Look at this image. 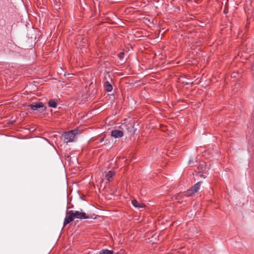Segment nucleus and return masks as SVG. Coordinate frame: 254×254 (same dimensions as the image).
Instances as JSON below:
<instances>
[{
	"mask_svg": "<svg viewBox=\"0 0 254 254\" xmlns=\"http://www.w3.org/2000/svg\"><path fill=\"white\" fill-rule=\"evenodd\" d=\"M66 214V216L64 222V227L67 224L73 221L74 218L84 219L89 218L88 216H87L85 213L83 212L81 210V211H73L72 210L68 211L67 210Z\"/></svg>",
	"mask_w": 254,
	"mask_h": 254,
	"instance_id": "f257e3e1",
	"label": "nucleus"
},
{
	"mask_svg": "<svg viewBox=\"0 0 254 254\" xmlns=\"http://www.w3.org/2000/svg\"><path fill=\"white\" fill-rule=\"evenodd\" d=\"M27 109L30 108L33 111H36L40 113H43L45 112L46 107L42 102L36 103L34 104H27L24 105Z\"/></svg>",
	"mask_w": 254,
	"mask_h": 254,
	"instance_id": "f03ea898",
	"label": "nucleus"
},
{
	"mask_svg": "<svg viewBox=\"0 0 254 254\" xmlns=\"http://www.w3.org/2000/svg\"><path fill=\"white\" fill-rule=\"evenodd\" d=\"M79 133V130L78 129L72 130L67 132H65L62 135L64 141L65 142L68 143L73 141L75 135Z\"/></svg>",
	"mask_w": 254,
	"mask_h": 254,
	"instance_id": "7ed1b4c3",
	"label": "nucleus"
},
{
	"mask_svg": "<svg viewBox=\"0 0 254 254\" xmlns=\"http://www.w3.org/2000/svg\"><path fill=\"white\" fill-rule=\"evenodd\" d=\"M201 183V182H199L194 184L190 189L187 190V191L186 192V194H185L184 195L190 196L197 192L200 188Z\"/></svg>",
	"mask_w": 254,
	"mask_h": 254,
	"instance_id": "20e7f679",
	"label": "nucleus"
},
{
	"mask_svg": "<svg viewBox=\"0 0 254 254\" xmlns=\"http://www.w3.org/2000/svg\"><path fill=\"white\" fill-rule=\"evenodd\" d=\"M111 135L112 137L115 138H120L123 136L124 132L123 130L114 129L112 130Z\"/></svg>",
	"mask_w": 254,
	"mask_h": 254,
	"instance_id": "39448f33",
	"label": "nucleus"
},
{
	"mask_svg": "<svg viewBox=\"0 0 254 254\" xmlns=\"http://www.w3.org/2000/svg\"><path fill=\"white\" fill-rule=\"evenodd\" d=\"M122 126L125 127L128 130V131L134 134L135 132L136 129L134 128L133 126L131 123H128L127 124L123 125Z\"/></svg>",
	"mask_w": 254,
	"mask_h": 254,
	"instance_id": "423d86ee",
	"label": "nucleus"
},
{
	"mask_svg": "<svg viewBox=\"0 0 254 254\" xmlns=\"http://www.w3.org/2000/svg\"><path fill=\"white\" fill-rule=\"evenodd\" d=\"M198 170H201L198 171L197 173L200 174L201 173H203V171H205L207 169L206 166L205 165V163L203 161L200 162L199 166L197 168Z\"/></svg>",
	"mask_w": 254,
	"mask_h": 254,
	"instance_id": "0eeeda50",
	"label": "nucleus"
},
{
	"mask_svg": "<svg viewBox=\"0 0 254 254\" xmlns=\"http://www.w3.org/2000/svg\"><path fill=\"white\" fill-rule=\"evenodd\" d=\"M131 203L135 207L143 208L145 206V204L138 202L136 199L132 200Z\"/></svg>",
	"mask_w": 254,
	"mask_h": 254,
	"instance_id": "6e6552de",
	"label": "nucleus"
},
{
	"mask_svg": "<svg viewBox=\"0 0 254 254\" xmlns=\"http://www.w3.org/2000/svg\"><path fill=\"white\" fill-rule=\"evenodd\" d=\"M104 88L106 91L107 92L111 91L113 87L112 85L110 83L109 81H106L104 83Z\"/></svg>",
	"mask_w": 254,
	"mask_h": 254,
	"instance_id": "1a4fd4ad",
	"label": "nucleus"
},
{
	"mask_svg": "<svg viewBox=\"0 0 254 254\" xmlns=\"http://www.w3.org/2000/svg\"><path fill=\"white\" fill-rule=\"evenodd\" d=\"M115 174L114 171H110L106 174L105 178L108 181H111L112 177L115 175Z\"/></svg>",
	"mask_w": 254,
	"mask_h": 254,
	"instance_id": "9d476101",
	"label": "nucleus"
},
{
	"mask_svg": "<svg viewBox=\"0 0 254 254\" xmlns=\"http://www.w3.org/2000/svg\"><path fill=\"white\" fill-rule=\"evenodd\" d=\"M56 100L50 99L48 102L49 107L56 108L57 106V102Z\"/></svg>",
	"mask_w": 254,
	"mask_h": 254,
	"instance_id": "9b49d317",
	"label": "nucleus"
},
{
	"mask_svg": "<svg viewBox=\"0 0 254 254\" xmlns=\"http://www.w3.org/2000/svg\"><path fill=\"white\" fill-rule=\"evenodd\" d=\"M114 254L113 251H111V250H109L107 249L102 250L100 252V253H99V254Z\"/></svg>",
	"mask_w": 254,
	"mask_h": 254,
	"instance_id": "f8f14e48",
	"label": "nucleus"
},
{
	"mask_svg": "<svg viewBox=\"0 0 254 254\" xmlns=\"http://www.w3.org/2000/svg\"><path fill=\"white\" fill-rule=\"evenodd\" d=\"M124 53H120V58H122V56L124 55Z\"/></svg>",
	"mask_w": 254,
	"mask_h": 254,
	"instance_id": "ddd939ff",
	"label": "nucleus"
},
{
	"mask_svg": "<svg viewBox=\"0 0 254 254\" xmlns=\"http://www.w3.org/2000/svg\"><path fill=\"white\" fill-rule=\"evenodd\" d=\"M125 254V253H124V252H123V253H121V254H119V253H115L114 252V254Z\"/></svg>",
	"mask_w": 254,
	"mask_h": 254,
	"instance_id": "4468645a",
	"label": "nucleus"
},
{
	"mask_svg": "<svg viewBox=\"0 0 254 254\" xmlns=\"http://www.w3.org/2000/svg\"><path fill=\"white\" fill-rule=\"evenodd\" d=\"M104 140V138H101L100 139V142H102Z\"/></svg>",
	"mask_w": 254,
	"mask_h": 254,
	"instance_id": "2eb2a0df",
	"label": "nucleus"
},
{
	"mask_svg": "<svg viewBox=\"0 0 254 254\" xmlns=\"http://www.w3.org/2000/svg\"><path fill=\"white\" fill-rule=\"evenodd\" d=\"M182 196V194H180L178 195V198L179 197H181Z\"/></svg>",
	"mask_w": 254,
	"mask_h": 254,
	"instance_id": "dca6fc26",
	"label": "nucleus"
},
{
	"mask_svg": "<svg viewBox=\"0 0 254 254\" xmlns=\"http://www.w3.org/2000/svg\"><path fill=\"white\" fill-rule=\"evenodd\" d=\"M189 83H190L189 82H186V83H185V85H188Z\"/></svg>",
	"mask_w": 254,
	"mask_h": 254,
	"instance_id": "f3484780",
	"label": "nucleus"
},
{
	"mask_svg": "<svg viewBox=\"0 0 254 254\" xmlns=\"http://www.w3.org/2000/svg\"><path fill=\"white\" fill-rule=\"evenodd\" d=\"M191 162H192V161H191V160H190L189 161V164H191Z\"/></svg>",
	"mask_w": 254,
	"mask_h": 254,
	"instance_id": "a211bd4d",
	"label": "nucleus"
},
{
	"mask_svg": "<svg viewBox=\"0 0 254 254\" xmlns=\"http://www.w3.org/2000/svg\"><path fill=\"white\" fill-rule=\"evenodd\" d=\"M224 12L225 13H227L226 10H225L224 11Z\"/></svg>",
	"mask_w": 254,
	"mask_h": 254,
	"instance_id": "6ab92c4d",
	"label": "nucleus"
},
{
	"mask_svg": "<svg viewBox=\"0 0 254 254\" xmlns=\"http://www.w3.org/2000/svg\"><path fill=\"white\" fill-rule=\"evenodd\" d=\"M200 176H201V177H203V175L201 174H200Z\"/></svg>",
	"mask_w": 254,
	"mask_h": 254,
	"instance_id": "aec40b11",
	"label": "nucleus"
}]
</instances>
